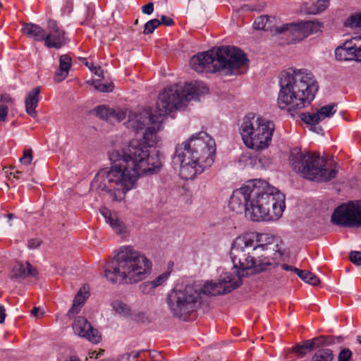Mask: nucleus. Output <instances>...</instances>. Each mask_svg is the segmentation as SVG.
I'll return each mask as SVG.
<instances>
[{
    "label": "nucleus",
    "instance_id": "19",
    "mask_svg": "<svg viewBox=\"0 0 361 361\" xmlns=\"http://www.w3.org/2000/svg\"><path fill=\"white\" fill-rule=\"evenodd\" d=\"M41 87L37 86L29 91L25 99V106L26 113L33 118L37 117L36 108L40 100Z\"/></svg>",
    "mask_w": 361,
    "mask_h": 361
},
{
    "label": "nucleus",
    "instance_id": "11",
    "mask_svg": "<svg viewBox=\"0 0 361 361\" xmlns=\"http://www.w3.org/2000/svg\"><path fill=\"white\" fill-rule=\"evenodd\" d=\"M324 24L318 20H300L282 24L279 32L289 37V42H298L307 37L321 32Z\"/></svg>",
    "mask_w": 361,
    "mask_h": 361
},
{
    "label": "nucleus",
    "instance_id": "2",
    "mask_svg": "<svg viewBox=\"0 0 361 361\" xmlns=\"http://www.w3.org/2000/svg\"><path fill=\"white\" fill-rule=\"evenodd\" d=\"M285 207V195L262 179L249 180L235 190L229 201L231 210L245 212L253 221L277 220Z\"/></svg>",
    "mask_w": 361,
    "mask_h": 361
},
{
    "label": "nucleus",
    "instance_id": "21",
    "mask_svg": "<svg viewBox=\"0 0 361 361\" xmlns=\"http://www.w3.org/2000/svg\"><path fill=\"white\" fill-rule=\"evenodd\" d=\"M89 286L85 285L79 289L74 298L73 305L68 312V316L70 318L73 317L80 312L81 307H82L85 300L89 298Z\"/></svg>",
    "mask_w": 361,
    "mask_h": 361
},
{
    "label": "nucleus",
    "instance_id": "42",
    "mask_svg": "<svg viewBox=\"0 0 361 361\" xmlns=\"http://www.w3.org/2000/svg\"><path fill=\"white\" fill-rule=\"evenodd\" d=\"M41 244V240L39 238L31 239L28 241V247L30 249L37 248Z\"/></svg>",
    "mask_w": 361,
    "mask_h": 361
},
{
    "label": "nucleus",
    "instance_id": "31",
    "mask_svg": "<svg viewBox=\"0 0 361 361\" xmlns=\"http://www.w3.org/2000/svg\"><path fill=\"white\" fill-rule=\"evenodd\" d=\"M298 276L305 283L312 286H317L319 283V278L313 273L304 270H300Z\"/></svg>",
    "mask_w": 361,
    "mask_h": 361
},
{
    "label": "nucleus",
    "instance_id": "17",
    "mask_svg": "<svg viewBox=\"0 0 361 361\" xmlns=\"http://www.w3.org/2000/svg\"><path fill=\"white\" fill-rule=\"evenodd\" d=\"M280 19L276 16H260L253 23L255 30L274 32L276 35H283L279 32L282 25H279Z\"/></svg>",
    "mask_w": 361,
    "mask_h": 361
},
{
    "label": "nucleus",
    "instance_id": "36",
    "mask_svg": "<svg viewBox=\"0 0 361 361\" xmlns=\"http://www.w3.org/2000/svg\"><path fill=\"white\" fill-rule=\"evenodd\" d=\"M32 161V151L31 149H25L23 155L20 158V162L25 166H28Z\"/></svg>",
    "mask_w": 361,
    "mask_h": 361
},
{
    "label": "nucleus",
    "instance_id": "12",
    "mask_svg": "<svg viewBox=\"0 0 361 361\" xmlns=\"http://www.w3.org/2000/svg\"><path fill=\"white\" fill-rule=\"evenodd\" d=\"M331 221L345 227L361 226V200L348 202L338 207L331 216Z\"/></svg>",
    "mask_w": 361,
    "mask_h": 361
},
{
    "label": "nucleus",
    "instance_id": "48",
    "mask_svg": "<svg viewBox=\"0 0 361 361\" xmlns=\"http://www.w3.org/2000/svg\"><path fill=\"white\" fill-rule=\"evenodd\" d=\"M39 310V309L38 307H34L32 309L31 313L34 316H37Z\"/></svg>",
    "mask_w": 361,
    "mask_h": 361
},
{
    "label": "nucleus",
    "instance_id": "39",
    "mask_svg": "<svg viewBox=\"0 0 361 361\" xmlns=\"http://www.w3.org/2000/svg\"><path fill=\"white\" fill-rule=\"evenodd\" d=\"M90 70L96 75L104 78V72L100 66L91 65L89 66Z\"/></svg>",
    "mask_w": 361,
    "mask_h": 361
},
{
    "label": "nucleus",
    "instance_id": "23",
    "mask_svg": "<svg viewBox=\"0 0 361 361\" xmlns=\"http://www.w3.org/2000/svg\"><path fill=\"white\" fill-rule=\"evenodd\" d=\"M37 271L30 263L17 262L12 269L11 277L26 278L28 276H36Z\"/></svg>",
    "mask_w": 361,
    "mask_h": 361
},
{
    "label": "nucleus",
    "instance_id": "47",
    "mask_svg": "<svg viewBox=\"0 0 361 361\" xmlns=\"http://www.w3.org/2000/svg\"><path fill=\"white\" fill-rule=\"evenodd\" d=\"M100 353H101V352L97 353H96V351H94V352L90 353V358H93V357L98 358Z\"/></svg>",
    "mask_w": 361,
    "mask_h": 361
},
{
    "label": "nucleus",
    "instance_id": "4",
    "mask_svg": "<svg viewBox=\"0 0 361 361\" xmlns=\"http://www.w3.org/2000/svg\"><path fill=\"white\" fill-rule=\"evenodd\" d=\"M215 152L214 140L201 131L177 145L173 163L180 166L179 173L183 179L192 180L212 166Z\"/></svg>",
    "mask_w": 361,
    "mask_h": 361
},
{
    "label": "nucleus",
    "instance_id": "3",
    "mask_svg": "<svg viewBox=\"0 0 361 361\" xmlns=\"http://www.w3.org/2000/svg\"><path fill=\"white\" fill-rule=\"evenodd\" d=\"M282 242L277 238L267 233H245L237 237L231 247V257L233 263V272H228L233 276L241 278L251 274L261 272L274 267V259L262 256L257 259L245 253V249L252 247L254 250L261 249L264 251H274V258L281 257V245Z\"/></svg>",
    "mask_w": 361,
    "mask_h": 361
},
{
    "label": "nucleus",
    "instance_id": "49",
    "mask_svg": "<svg viewBox=\"0 0 361 361\" xmlns=\"http://www.w3.org/2000/svg\"><path fill=\"white\" fill-rule=\"evenodd\" d=\"M7 217H8L9 219H11L13 217V214H7Z\"/></svg>",
    "mask_w": 361,
    "mask_h": 361
},
{
    "label": "nucleus",
    "instance_id": "24",
    "mask_svg": "<svg viewBox=\"0 0 361 361\" xmlns=\"http://www.w3.org/2000/svg\"><path fill=\"white\" fill-rule=\"evenodd\" d=\"M22 32L36 42H42L45 39L46 32L38 25L31 23H25L23 25Z\"/></svg>",
    "mask_w": 361,
    "mask_h": 361
},
{
    "label": "nucleus",
    "instance_id": "33",
    "mask_svg": "<svg viewBox=\"0 0 361 361\" xmlns=\"http://www.w3.org/2000/svg\"><path fill=\"white\" fill-rule=\"evenodd\" d=\"M344 25L350 28L361 27V13L352 14L345 20Z\"/></svg>",
    "mask_w": 361,
    "mask_h": 361
},
{
    "label": "nucleus",
    "instance_id": "41",
    "mask_svg": "<svg viewBox=\"0 0 361 361\" xmlns=\"http://www.w3.org/2000/svg\"><path fill=\"white\" fill-rule=\"evenodd\" d=\"M8 114V107L5 104H0V121L5 120Z\"/></svg>",
    "mask_w": 361,
    "mask_h": 361
},
{
    "label": "nucleus",
    "instance_id": "44",
    "mask_svg": "<svg viewBox=\"0 0 361 361\" xmlns=\"http://www.w3.org/2000/svg\"><path fill=\"white\" fill-rule=\"evenodd\" d=\"M161 24H164L167 26H171L173 24V20L166 16H161Z\"/></svg>",
    "mask_w": 361,
    "mask_h": 361
},
{
    "label": "nucleus",
    "instance_id": "22",
    "mask_svg": "<svg viewBox=\"0 0 361 361\" xmlns=\"http://www.w3.org/2000/svg\"><path fill=\"white\" fill-rule=\"evenodd\" d=\"M353 37L346 40L342 45L338 47L335 50V56L338 61H355V56L353 47Z\"/></svg>",
    "mask_w": 361,
    "mask_h": 361
},
{
    "label": "nucleus",
    "instance_id": "45",
    "mask_svg": "<svg viewBox=\"0 0 361 361\" xmlns=\"http://www.w3.org/2000/svg\"><path fill=\"white\" fill-rule=\"evenodd\" d=\"M5 308L3 305H0V324L3 323L5 320Z\"/></svg>",
    "mask_w": 361,
    "mask_h": 361
},
{
    "label": "nucleus",
    "instance_id": "27",
    "mask_svg": "<svg viewBox=\"0 0 361 361\" xmlns=\"http://www.w3.org/2000/svg\"><path fill=\"white\" fill-rule=\"evenodd\" d=\"M329 6V0H317L314 2H305L303 5L302 10L307 14L317 15L325 11Z\"/></svg>",
    "mask_w": 361,
    "mask_h": 361
},
{
    "label": "nucleus",
    "instance_id": "25",
    "mask_svg": "<svg viewBox=\"0 0 361 361\" xmlns=\"http://www.w3.org/2000/svg\"><path fill=\"white\" fill-rule=\"evenodd\" d=\"M171 272V268L169 266V270L157 276L154 279L143 283L140 286L141 290L145 294H148L152 290L164 283L169 279Z\"/></svg>",
    "mask_w": 361,
    "mask_h": 361
},
{
    "label": "nucleus",
    "instance_id": "37",
    "mask_svg": "<svg viewBox=\"0 0 361 361\" xmlns=\"http://www.w3.org/2000/svg\"><path fill=\"white\" fill-rule=\"evenodd\" d=\"M351 357L352 352L348 348H345L339 353L338 361H349Z\"/></svg>",
    "mask_w": 361,
    "mask_h": 361
},
{
    "label": "nucleus",
    "instance_id": "20",
    "mask_svg": "<svg viewBox=\"0 0 361 361\" xmlns=\"http://www.w3.org/2000/svg\"><path fill=\"white\" fill-rule=\"evenodd\" d=\"M329 338L325 336H319L311 340H307L302 344H298L293 348V351L298 356H303L307 351L319 348L322 345H328L331 342Z\"/></svg>",
    "mask_w": 361,
    "mask_h": 361
},
{
    "label": "nucleus",
    "instance_id": "13",
    "mask_svg": "<svg viewBox=\"0 0 361 361\" xmlns=\"http://www.w3.org/2000/svg\"><path fill=\"white\" fill-rule=\"evenodd\" d=\"M196 288L201 293L207 295H217L231 292L240 286L238 276H233L229 273H224L220 276L217 283L206 282L202 287Z\"/></svg>",
    "mask_w": 361,
    "mask_h": 361
},
{
    "label": "nucleus",
    "instance_id": "34",
    "mask_svg": "<svg viewBox=\"0 0 361 361\" xmlns=\"http://www.w3.org/2000/svg\"><path fill=\"white\" fill-rule=\"evenodd\" d=\"M160 25L161 22L158 19L149 20L145 25L144 33L146 35L152 34Z\"/></svg>",
    "mask_w": 361,
    "mask_h": 361
},
{
    "label": "nucleus",
    "instance_id": "35",
    "mask_svg": "<svg viewBox=\"0 0 361 361\" xmlns=\"http://www.w3.org/2000/svg\"><path fill=\"white\" fill-rule=\"evenodd\" d=\"M353 47L355 50V61H361V35L353 37Z\"/></svg>",
    "mask_w": 361,
    "mask_h": 361
},
{
    "label": "nucleus",
    "instance_id": "26",
    "mask_svg": "<svg viewBox=\"0 0 361 361\" xmlns=\"http://www.w3.org/2000/svg\"><path fill=\"white\" fill-rule=\"evenodd\" d=\"M71 67V58L67 54L61 55L59 59V68L55 73L54 80L60 82L65 80L68 75Z\"/></svg>",
    "mask_w": 361,
    "mask_h": 361
},
{
    "label": "nucleus",
    "instance_id": "29",
    "mask_svg": "<svg viewBox=\"0 0 361 361\" xmlns=\"http://www.w3.org/2000/svg\"><path fill=\"white\" fill-rule=\"evenodd\" d=\"M113 310L118 314L123 317H130L132 318L136 319L134 317L133 314L129 306L121 300H116L111 302V304Z\"/></svg>",
    "mask_w": 361,
    "mask_h": 361
},
{
    "label": "nucleus",
    "instance_id": "6",
    "mask_svg": "<svg viewBox=\"0 0 361 361\" xmlns=\"http://www.w3.org/2000/svg\"><path fill=\"white\" fill-rule=\"evenodd\" d=\"M152 262L132 246H122L117 255L106 264V279L112 283H137L152 271Z\"/></svg>",
    "mask_w": 361,
    "mask_h": 361
},
{
    "label": "nucleus",
    "instance_id": "50",
    "mask_svg": "<svg viewBox=\"0 0 361 361\" xmlns=\"http://www.w3.org/2000/svg\"><path fill=\"white\" fill-rule=\"evenodd\" d=\"M357 341L361 343V336H357Z\"/></svg>",
    "mask_w": 361,
    "mask_h": 361
},
{
    "label": "nucleus",
    "instance_id": "14",
    "mask_svg": "<svg viewBox=\"0 0 361 361\" xmlns=\"http://www.w3.org/2000/svg\"><path fill=\"white\" fill-rule=\"evenodd\" d=\"M74 333L82 338H85L93 343H98L101 341V336L98 331L94 329L90 323L83 317H78L73 324Z\"/></svg>",
    "mask_w": 361,
    "mask_h": 361
},
{
    "label": "nucleus",
    "instance_id": "9",
    "mask_svg": "<svg viewBox=\"0 0 361 361\" xmlns=\"http://www.w3.org/2000/svg\"><path fill=\"white\" fill-rule=\"evenodd\" d=\"M290 164L295 171L311 180L327 181L334 178L337 171L328 167L327 160L317 153L291 152Z\"/></svg>",
    "mask_w": 361,
    "mask_h": 361
},
{
    "label": "nucleus",
    "instance_id": "7",
    "mask_svg": "<svg viewBox=\"0 0 361 361\" xmlns=\"http://www.w3.org/2000/svg\"><path fill=\"white\" fill-rule=\"evenodd\" d=\"M245 54L233 46H223L193 56L192 69L199 73H215L224 69H238L247 62Z\"/></svg>",
    "mask_w": 361,
    "mask_h": 361
},
{
    "label": "nucleus",
    "instance_id": "16",
    "mask_svg": "<svg viewBox=\"0 0 361 361\" xmlns=\"http://www.w3.org/2000/svg\"><path fill=\"white\" fill-rule=\"evenodd\" d=\"M49 33L45 36L44 44L48 48L59 49L65 44V32L54 20L48 21Z\"/></svg>",
    "mask_w": 361,
    "mask_h": 361
},
{
    "label": "nucleus",
    "instance_id": "43",
    "mask_svg": "<svg viewBox=\"0 0 361 361\" xmlns=\"http://www.w3.org/2000/svg\"><path fill=\"white\" fill-rule=\"evenodd\" d=\"M281 268L285 270V271H293L294 272L295 274H297L298 276L299 274V272L300 271V269H298V268L296 267H294L293 266H290V265H288V264H283L281 265Z\"/></svg>",
    "mask_w": 361,
    "mask_h": 361
},
{
    "label": "nucleus",
    "instance_id": "38",
    "mask_svg": "<svg viewBox=\"0 0 361 361\" xmlns=\"http://www.w3.org/2000/svg\"><path fill=\"white\" fill-rule=\"evenodd\" d=\"M350 261L355 265H361V252L358 251H353L350 254Z\"/></svg>",
    "mask_w": 361,
    "mask_h": 361
},
{
    "label": "nucleus",
    "instance_id": "10",
    "mask_svg": "<svg viewBox=\"0 0 361 361\" xmlns=\"http://www.w3.org/2000/svg\"><path fill=\"white\" fill-rule=\"evenodd\" d=\"M200 292L194 285L176 288L169 295V305L173 313L183 320H188L196 310Z\"/></svg>",
    "mask_w": 361,
    "mask_h": 361
},
{
    "label": "nucleus",
    "instance_id": "18",
    "mask_svg": "<svg viewBox=\"0 0 361 361\" xmlns=\"http://www.w3.org/2000/svg\"><path fill=\"white\" fill-rule=\"evenodd\" d=\"M99 212L104 218L105 221L112 230L118 235H124L127 233V228L116 213L113 212L106 207L100 208Z\"/></svg>",
    "mask_w": 361,
    "mask_h": 361
},
{
    "label": "nucleus",
    "instance_id": "32",
    "mask_svg": "<svg viewBox=\"0 0 361 361\" xmlns=\"http://www.w3.org/2000/svg\"><path fill=\"white\" fill-rule=\"evenodd\" d=\"M88 84L94 86V87L102 92H111L114 90V86L112 82L109 83H101L97 80H91L87 81Z\"/></svg>",
    "mask_w": 361,
    "mask_h": 361
},
{
    "label": "nucleus",
    "instance_id": "8",
    "mask_svg": "<svg viewBox=\"0 0 361 361\" xmlns=\"http://www.w3.org/2000/svg\"><path fill=\"white\" fill-rule=\"evenodd\" d=\"M274 130L273 121L254 114L246 115L239 126V133L244 145L255 151L268 148Z\"/></svg>",
    "mask_w": 361,
    "mask_h": 361
},
{
    "label": "nucleus",
    "instance_id": "5",
    "mask_svg": "<svg viewBox=\"0 0 361 361\" xmlns=\"http://www.w3.org/2000/svg\"><path fill=\"white\" fill-rule=\"evenodd\" d=\"M279 85L278 106L289 111L308 106L319 88L312 73L307 69L289 68L282 71Z\"/></svg>",
    "mask_w": 361,
    "mask_h": 361
},
{
    "label": "nucleus",
    "instance_id": "1",
    "mask_svg": "<svg viewBox=\"0 0 361 361\" xmlns=\"http://www.w3.org/2000/svg\"><path fill=\"white\" fill-rule=\"evenodd\" d=\"M207 85L201 81L175 85L165 88L159 94L154 107H145L136 111L111 109L106 105L94 111L99 118L109 122H121L128 115V126L135 130L145 129L143 142L132 140L128 145L115 148L109 152L113 163L109 171L102 170L95 176L92 185L106 191L114 201L121 202L131 190L135 189L142 176L159 171L161 163L158 152L149 150L159 141L157 132L167 115L184 109L191 100L208 92Z\"/></svg>",
    "mask_w": 361,
    "mask_h": 361
},
{
    "label": "nucleus",
    "instance_id": "40",
    "mask_svg": "<svg viewBox=\"0 0 361 361\" xmlns=\"http://www.w3.org/2000/svg\"><path fill=\"white\" fill-rule=\"evenodd\" d=\"M142 11L145 14L150 15L154 11V4L153 3L150 2L148 3L146 5L142 6Z\"/></svg>",
    "mask_w": 361,
    "mask_h": 361
},
{
    "label": "nucleus",
    "instance_id": "28",
    "mask_svg": "<svg viewBox=\"0 0 361 361\" xmlns=\"http://www.w3.org/2000/svg\"><path fill=\"white\" fill-rule=\"evenodd\" d=\"M142 355H144V357L146 358L147 356L148 357L147 360L145 361H162L164 359V356L162 354L157 350H149L147 352H145L144 350L142 351H137L134 350L129 353L128 357H133V359H137L139 357H141Z\"/></svg>",
    "mask_w": 361,
    "mask_h": 361
},
{
    "label": "nucleus",
    "instance_id": "15",
    "mask_svg": "<svg viewBox=\"0 0 361 361\" xmlns=\"http://www.w3.org/2000/svg\"><path fill=\"white\" fill-rule=\"evenodd\" d=\"M336 112V104H329L319 108L315 113H302L301 120L310 126H315L326 118H330Z\"/></svg>",
    "mask_w": 361,
    "mask_h": 361
},
{
    "label": "nucleus",
    "instance_id": "46",
    "mask_svg": "<svg viewBox=\"0 0 361 361\" xmlns=\"http://www.w3.org/2000/svg\"><path fill=\"white\" fill-rule=\"evenodd\" d=\"M21 173L20 171H19L18 170L16 169L15 167H12L11 169V172H10V174L12 175L13 176V178H19V174Z\"/></svg>",
    "mask_w": 361,
    "mask_h": 361
},
{
    "label": "nucleus",
    "instance_id": "30",
    "mask_svg": "<svg viewBox=\"0 0 361 361\" xmlns=\"http://www.w3.org/2000/svg\"><path fill=\"white\" fill-rule=\"evenodd\" d=\"M333 357L334 355L330 349H321L315 353L312 361H332Z\"/></svg>",
    "mask_w": 361,
    "mask_h": 361
}]
</instances>
